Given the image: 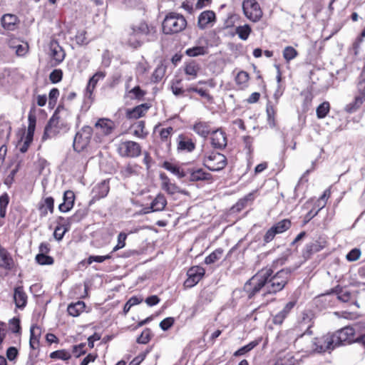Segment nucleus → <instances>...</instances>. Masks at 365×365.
<instances>
[{
  "instance_id": "f257e3e1",
  "label": "nucleus",
  "mask_w": 365,
  "mask_h": 365,
  "mask_svg": "<svg viewBox=\"0 0 365 365\" xmlns=\"http://www.w3.org/2000/svg\"><path fill=\"white\" fill-rule=\"evenodd\" d=\"M298 266L286 267L274 274L272 267H264L258 271L244 285V291L248 299L253 298L262 289L263 296L275 294L282 291L288 283L292 274Z\"/></svg>"
},
{
  "instance_id": "f03ea898",
  "label": "nucleus",
  "mask_w": 365,
  "mask_h": 365,
  "mask_svg": "<svg viewBox=\"0 0 365 365\" xmlns=\"http://www.w3.org/2000/svg\"><path fill=\"white\" fill-rule=\"evenodd\" d=\"M154 33H155V28L149 26L144 21L133 24L125 30L127 44L133 48H137L145 41H148V36Z\"/></svg>"
},
{
  "instance_id": "7ed1b4c3",
  "label": "nucleus",
  "mask_w": 365,
  "mask_h": 365,
  "mask_svg": "<svg viewBox=\"0 0 365 365\" xmlns=\"http://www.w3.org/2000/svg\"><path fill=\"white\" fill-rule=\"evenodd\" d=\"M187 24V20L183 15L170 12L163 21V31L165 34H178L185 29Z\"/></svg>"
},
{
  "instance_id": "20e7f679",
  "label": "nucleus",
  "mask_w": 365,
  "mask_h": 365,
  "mask_svg": "<svg viewBox=\"0 0 365 365\" xmlns=\"http://www.w3.org/2000/svg\"><path fill=\"white\" fill-rule=\"evenodd\" d=\"M202 164L212 172H218L223 170L227 165V157L215 150L205 152L201 155Z\"/></svg>"
},
{
  "instance_id": "39448f33",
  "label": "nucleus",
  "mask_w": 365,
  "mask_h": 365,
  "mask_svg": "<svg viewBox=\"0 0 365 365\" xmlns=\"http://www.w3.org/2000/svg\"><path fill=\"white\" fill-rule=\"evenodd\" d=\"M28 128L23 130L22 135L18 141L17 147L21 153L28 151L34 140V132L36 125V116L34 111L30 110L28 115Z\"/></svg>"
},
{
  "instance_id": "423d86ee",
  "label": "nucleus",
  "mask_w": 365,
  "mask_h": 365,
  "mask_svg": "<svg viewBox=\"0 0 365 365\" xmlns=\"http://www.w3.org/2000/svg\"><path fill=\"white\" fill-rule=\"evenodd\" d=\"M336 348L332 334H327L321 336L314 337L312 341V349L314 352L322 354L330 351Z\"/></svg>"
},
{
  "instance_id": "0eeeda50",
  "label": "nucleus",
  "mask_w": 365,
  "mask_h": 365,
  "mask_svg": "<svg viewBox=\"0 0 365 365\" xmlns=\"http://www.w3.org/2000/svg\"><path fill=\"white\" fill-rule=\"evenodd\" d=\"M118 153L123 158H135L141 155V145L133 140L120 142L117 148Z\"/></svg>"
},
{
  "instance_id": "6e6552de",
  "label": "nucleus",
  "mask_w": 365,
  "mask_h": 365,
  "mask_svg": "<svg viewBox=\"0 0 365 365\" xmlns=\"http://www.w3.org/2000/svg\"><path fill=\"white\" fill-rule=\"evenodd\" d=\"M93 130L91 126H83L75 135L73 147L76 152L83 150L89 145Z\"/></svg>"
},
{
  "instance_id": "1a4fd4ad",
  "label": "nucleus",
  "mask_w": 365,
  "mask_h": 365,
  "mask_svg": "<svg viewBox=\"0 0 365 365\" xmlns=\"http://www.w3.org/2000/svg\"><path fill=\"white\" fill-rule=\"evenodd\" d=\"M242 10L245 16L252 22L259 21L263 16L262 9L256 0H244Z\"/></svg>"
},
{
  "instance_id": "9d476101",
  "label": "nucleus",
  "mask_w": 365,
  "mask_h": 365,
  "mask_svg": "<svg viewBox=\"0 0 365 365\" xmlns=\"http://www.w3.org/2000/svg\"><path fill=\"white\" fill-rule=\"evenodd\" d=\"M95 128L97 133L94 137V140L97 143L103 141L101 137L110 135L115 128V123L109 118H99L95 123Z\"/></svg>"
},
{
  "instance_id": "9b49d317",
  "label": "nucleus",
  "mask_w": 365,
  "mask_h": 365,
  "mask_svg": "<svg viewBox=\"0 0 365 365\" xmlns=\"http://www.w3.org/2000/svg\"><path fill=\"white\" fill-rule=\"evenodd\" d=\"M355 336V330L351 327H345L332 334L336 347L354 343Z\"/></svg>"
},
{
  "instance_id": "f8f14e48",
  "label": "nucleus",
  "mask_w": 365,
  "mask_h": 365,
  "mask_svg": "<svg viewBox=\"0 0 365 365\" xmlns=\"http://www.w3.org/2000/svg\"><path fill=\"white\" fill-rule=\"evenodd\" d=\"M62 126L63 123H61L60 117L57 115L56 111L49 119L44 128L42 140L45 141L57 136L60 133Z\"/></svg>"
},
{
  "instance_id": "ddd939ff",
  "label": "nucleus",
  "mask_w": 365,
  "mask_h": 365,
  "mask_svg": "<svg viewBox=\"0 0 365 365\" xmlns=\"http://www.w3.org/2000/svg\"><path fill=\"white\" fill-rule=\"evenodd\" d=\"M205 269L200 266H192L187 271V279L183 283L185 289L195 287L205 276Z\"/></svg>"
},
{
  "instance_id": "4468645a",
  "label": "nucleus",
  "mask_w": 365,
  "mask_h": 365,
  "mask_svg": "<svg viewBox=\"0 0 365 365\" xmlns=\"http://www.w3.org/2000/svg\"><path fill=\"white\" fill-rule=\"evenodd\" d=\"M328 245L327 241L322 237L307 244L302 250V257L305 260L309 259L314 254L324 250Z\"/></svg>"
},
{
  "instance_id": "2eb2a0df",
  "label": "nucleus",
  "mask_w": 365,
  "mask_h": 365,
  "mask_svg": "<svg viewBox=\"0 0 365 365\" xmlns=\"http://www.w3.org/2000/svg\"><path fill=\"white\" fill-rule=\"evenodd\" d=\"M188 175L190 182H196L199 181L211 182L213 177L211 173L206 172L202 168H188L186 169L185 177Z\"/></svg>"
},
{
  "instance_id": "dca6fc26",
  "label": "nucleus",
  "mask_w": 365,
  "mask_h": 365,
  "mask_svg": "<svg viewBox=\"0 0 365 365\" xmlns=\"http://www.w3.org/2000/svg\"><path fill=\"white\" fill-rule=\"evenodd\" d=\"M212 146L217 149H223L227 143V134L222 128L213 129L210 135Z\"/></svg>"
},
{
  "instance_id": "f3484780",
  "label": "nucleus",
  "mask_w": 365,
  "mask_h": 365,
  "mask_svg": "<svg viewBox=\"0 0 365 365\" xmlns=\"http://www.w3.org/2000/svg\"><path fill=\"white\" fill-rule=\"evenodd\" d=\"M358 93L359 94L355 96L354 101L346 106V112L353 113L356 111L365 101V80L359 82Z\"/></svg>"
},
{
  "instance_id": "a211bd4d",
  "label": "nucleus",
  "mask_w": 365,
  "mask_h": 365,
  "mask_svg": "<svg viewBox=\"0 0 365 365\" xmlns=\"http://www.w3.org/2000/svg\"><path fill=\"white\" fill-rule=\"evenodd\" d=\"M216 14L213 11L206 10L200 13L197 18V26L204 30L212 26L216 21Z\"/></svg>"
},
{
  "instance_id": "6ab92c4d",
  "label": "nucleus",
  "mask_w": 365,
  "mask_h": 365,
  "mask_svg": "<svg viewBox=\"0 0 365 365\" xmlns=\"http://www.w3.org/2000/svg\"><path fill=\"white\" fill-rule=\"evenodd\" d=\"M54 198L51 196L42 197L37 205V209L41 217H45L49 213L54 212Z\"/></svg>"
},
{
  "instance_id": "aec40b11",
  "label": "nucleus",
  "mask_w": 365,
  "mask_h": 365,
  "mask_svg": "<svg viewBox=\"0 0 365 365\" xmlns=\"http://www.w3.org/2000/svg\"><path fill=\"white\" fill-rule=\"evenodd\" d=\"M151 106L150 103H145L140 105L136 106L131 109H128L125 112V115L128 119H138L144 117L150 108Z\"/></svg>"
},
{
  "instance_id": "412c9836",
  "label": "nucleus",
  "mask_w": 365,
  "mask_h": 365,
  "mask_svg": "<svg viewBox=\"0 0 365 365\" xmlns=\"http://www.w3.org/2000/svg\"><path fill=\"white\" fill-rule=\"evenodd\" d=\"M196 148V143L189 136L185 134H180L178 138L177 148L180 151L187 153L192 152Z\"/></svg>"
},
{
  "instance_id": "4be33fe9",
  "label": "nucleus",
  "mask_w": 365,
  "mask_h": 365,
  "mask_svg": "<svg viewBox=\"0 0 365 365\" xmlns=\"http://www.w3.org/2000/svg\"><path fill=\"white\" fill-rule=\"evenodd\" d=\"M192 128L196 134L203 138H207L213 130L210 122L202 120L196 121Z\"/></svg>"
},
{
  "instance_id": "5701e85b",
  "label": "nucleus",
  "mask_w": 365,
  "mask_h": 365,
  "mask_svg": "<svg viewBox=\"0 0 365 365\" xmlns=\"http://www.w3.org/2000/svg\"><path fill=\"white\" fill-rule=\"evenodd\" d=\"M160 126V123L156 125L154 128V132L158 131L160 143H164L166 147L170 149L171 147V138L174 133V129L171 126L159 129Z\"/></svg>"
},
{
  "instance_id": "b1692460",
  "label": "nucleus",
  "mask_w": 365,
  "mask_h": 365,
  "mask_svg": "<svg viewBox=\"0 0 365 365\" xmlns=\"http://www.w3.org/2000/svg\"><path fill=\"white\" fill-rule=\"evenodd\" d=\"M76 195L71 190H66L63 196V202L58 205V210L61 212H67L72 210L74 206Z\"/></svg>"
},
{
  "instance_id": "393cba45",
  "label": "nucleus",
  "mask_w": 365,
  "mask_h": 365,
  "mask_svg": "<svg viewBox=\"0 0 365 365\" xmlns=\"http://www.w3.org/2000/svg\"><path fill=\"white\" fill-rule=\"evenodd\" d=\"M296 301L287 303L282 310L276 314L272 318V323L275 325H282L284 319L288 317L292 309L295 307Z\"/></svg>"
},
{
  "instance_id": "a878e982",
  "label": "nucleus",
  "mask_w": 365,
  "mask_h": 365,
  "mask_svg": "<svg viewBox=\"0 0 365 365\" xmlns=\"http://www.w3.org/2000/svg\"><path fill=\"white\" fill-rule=\"evenodd\" d=\"M110 190L109 181L104 180L97 184L92 190L93 200H99L106 197Z\"/></svg>"
},
{
  "instance_id": "bb28decb",
  "label": "nucleus",
  "mask_w": 365,
  "mask_h": 365,
  "mask_svg": "<svg viewBox=\"0 0 365 365\" xmlns=\"http://www.w3.org/2000/svg\"><path fill=\"white\" fill-rule=\"evenodd\" d=\"M250 74L245 71H240L235 76V88L238 91H245L250 86Z\"/></svg>"
},
{
  "instance_id": "cd10ccee",
  "label": "nucleus",
  "mask_w": 365,
  "mask_h": 365,
  "mask_svg": "<svg viewBox=\"0 0 365 365\" xmlns=\"http://www.w3.org/2000/svg\"><path fill=\"white\" fill-rule=\"evenodd\" d=\"M41 328L37 324H33L30 328L29 346L33 350H38L40 348V339L41 336Z\"/></svg>"
},
{
  "instance_id": "c85d7f7f",
  "label": "nucleus",
  "mask_w": 365,
  "mask_h": 365,
  "mask_svg": "<svg viewBox=\"0 0 365 365\" xmlns=\"http://www.w3.org/2000/svg\"><path fill=\"white\" fill-rule=\"evenodd\" d=\"M160 179L161 180V187L168 195H175L180 192V187L174 182H171L169 177L164 173L160 174Z\"/></svg>"
},
{
  "instance_id": "c756f323",
  "label": "nucleus",
  "mask_w": 365,
  "mask_h": 365,
  "mask_svg": "<svg viewBox=\"0 0 365 365\" xmlns=\"http://www.w3.org/2000/svg\"><path fill=\"white\" fill-rule=\"evenodd\" d=\"M28 296L23 286H18L14 290V300L17 308L23 309L27 304Z\"/></svg>"
},
{
  "instance_id": "7c9ffc66",
  "label": "nucleus",
  "mask_w": 365,
  "mask_h": 365,
  "mask_svg": "<svg viewBox=\"0 0 365 365\" xmlns=\"http://www.w3.org/2000/svg\"><path fill=\"white\" fill-rule=\"evenodd\" d=\"M14 267V259L10 252L3 246L0 247V267L11 270Z\"/></svg>"
},
{
  "instance_id": "2f4dec72",
  "label": "nucleus",
  "mask_w": 365,
  "mask_h": 365,
  "mask_svg": "<svg viewBox=\"0 0 365 365\" xmlns=\"http://www.w3.org/2000/svg\"><path fill=\"white\" fill-rule=\"evenodd\" d=\"M334 292L336 293L337 299L339 301L344 303H349L350 305L354 304L358 308L359 307L356 296L351 292L342 288H340L339 291L336 289Z\"/></svg>"
},
{
  "instance_id": "473e14b6",
  "label": "nucleus",
  "mask_w": 365,
  "mask_h": 365,
  "mask_svg": "<svg viewBox=\"0 0 365 365\" xmlns=\"http://www.w3.org/2000/svg\"><path fill=\"white\" fill-rule=\"evenodd\" d=\"M51 56L54 61L53 66L59 65L65 58L66 53L57 42L51 43Z\"/></svg>"
},
{
  "instance_id": "72a5a7b5",
  "label": "nucleus",
  "mask_w": 365,
  "mask_h": 365,
  "mask_svg": "<svg viewBox=\"0 0 365 365\" xmlns=\"http://www.w3.org/2000/svg\"><path fill=\"white\" fill-rule=\"evenodd\" d=\"M161 167L177 176L179 179L185 177L186 170L183 169L178 163L165 160L162 163Z\"/></svg>"
},
{
  "instance_id": "f704fd0d",
  "label": "nucleus",
  "mask_w": 365,
  "mask_h": 365,
  "mask_svg": "<svg viewBox=\"0 0 365 365\" xmlns=\"http://www.w3.org/2000/svg\"><path fill=\"white\" fill-rule=\"evenodd\" d=\"M131 129L133 130V135L138 138L145 139L148 135L144 120L137 121L132 125Z\"/></svg>"
},
{
  "instance_id": "c9c22d12",
  "label": "nucleus",
  "mask_w": 365,
  "mask_h": 365,
  "mask_svg": "<svg viewBox=\"0 0 365 365\" xmlns=\"http://www.w3.org/2000/svg\"><path fill=\"white\" fill-rule=\"evenodd\" d=\"M1 21L2 26L5 29L13 31L15 29L18 18L14 14H7L2 16Z\"/></svg>"
},
{
  "instance_id": "e433bc0d",
  "label": "nucleus",
  "mask_w": 365,
  "mask_h": 365,
  "mask_svg": "<svg viewBox=\"0 0 365 365\" xmlns=\"http://www.w3.org/2000/svg\"><path fill=\"white\" fill-rule=\"evenodd\" d=\"M86 309V304L83 301H78L70 304L67 307V312L69 315L76 317H78Z\"/></svg>"
},
{
  "instance_id": "4c0bfd02",
  "label": "nucleus",
  "mask_w": 365,
  "mask_h": 365,
  "mask_svg": "<svg viewBox=\"0 0 365 365\" xmlns=\"http://www.w3.org/2000/svg\"><path fill=\"white\" fill-rule=\"evenodd\" d=\"M167 205V200L163 194H158L153 200L150 209L153 212L162 211Z\"/></svg>"
},
{
  "instance_id": "58836bf2",
  "label": "nucleus",
  "mask_w": 365,
  "mask_h": 365,
  "mask_svg": "<svg viewBox=\"0 0 365 365\" xmlns=\"http://www.w3.org/2000/svg\"><path fill=\"white\" fill-rule=\"evenodd\" d=\"M261 341L262 338H258L257 339H255L254 341H250L249 344L242 346L241 348L235 351L233 354V356L235 357H238L246 354L247 353L252 350L254 348H255L257 346H258Z\"/></svg>"
},
{
  "instance_id": "ea45409f",
  "label": "nucleus",
  "mask_w": 365,
  "mask_h": 365,
  "mask_svg": "<svg viewBox=\"0 0 365 365\" xmlns=\"http://www.w3.org/2000/svg\"><path fill=\"white\" fill-rule=\"evenodd\" d=\"M208 53L207 46H196L186 49L185 54L189 57H197Z\"/></svg>"
},
{
  "instance_id": "a19ab883",
  "label": "nucleus",
  "mask_w": 365,
  "mask_h": 365,
  "mask_svg": "<svg viewBox=\"0 0 365 365\" xmlns=\"http://www.w3.org/2000/svg\"><path fill=\"white\" fill-rule=\"evenodd\" d=\"M292 226L289 219H283L272 226L275 232L279 235L287 231Z\"/></svg>"
},
{
  "instance_id": "79ce46f5",
  "label": "nucleus",
  "mask_w": 365,
  "mask_h": 365,
  "mask_svg": "<svg viewBox=\"0 0 365 365\" xmlns=\"http://www.w3.org/2000/svg\"><path fill=\"white\" fill-rule=\"evenodd\" d=\"M224 255V250L222 247H218L212 252L208 256L205 258V263L206 264H212L217 262Z\"/></svg>"
},
{
  "instance_id": "37998d69",
  "label": "nucleus",
  "mask_w": 365,
  "mask_h": 365,
  "mask_svg": "<svg viewBox=\"0 0 365 365\" xmlns=\"http://www.w3.org/2000/svg\"><path fill=\"white\" fill-rule=\"evenodd\" d=\"M200 69V68L198 63L192 61L185 64L184 71L186 75L191 76L190 78H188V80H190L194 79L197 76Z\"/></svg>"
},
{
  "instance_id": "c03bdc74",
  "label": "nucleus",
  "mask_w": 365,
  "mask_h": 365,
  "mask_svg": "<svg viewBox=\"0 0 365 365\" xmlns=\"http://www.w3.org/2000/svg\"><path fill=\"white\" fill-rule=\"evenodd\" d=\"M113 257V253H111V252L106 255H103V256H101V255H91L90 257H88L86 259H84L83 261L81 262V264H86L87 265H90L93 262H98V263H102L104 261L107 260V259H111Z\"/></svg>"
},
{
  "instance_id": "a18cd8bd",
  "label": "nucleus",
  "mask_w": 365,
  "mask_h": 365,
  "mask_svg": "<svg viewBox=\"0 0 365 365\" xmlns=\"http://www.w3.org/2000/svg\"><path fill=\"white\" fill-rule=\"evenodd\" d=\"M9 201L10 197L7 192H4L0 195V217L2 219H4L6 216Z\"/></svg>"
},
{
  "instance_id": "49530a36",
  "label": "nucleus",
  "mask_w": 365,
  "mask_h": 365,
  "mask_svg": "<svg viewBox=\"0 0 365 365\" xmlns=\"http://www.w3.org/2000/svg\"><path fill=\"white\" fill-rule=\"evenodd\" d=\"M252 31V28L249 24L239 26L235 29V33L238 35V37L243 41L248 39Z\"/></svg>"
},
{
  "instance_id": "de8ad7c7",
  "label": "nucleus",
  "mask_w": 365,
  "mask_h": 365,
  "mask_svg": "<svg viewBox=\"0 0 365 365\" xmlns=\"http://www.w3.org/2000/svg\"><path fill=\"white\" fill-rule=\"evenodd\" d=\"M71 354L66 349H60L51 352L49 357L52 359H61L63 361H68L71 359Z\"/></svg>"
},
{
  "instance_id": "09e8293b",
  "label": "nucleus",
  "mask_w": 365,
  "mask_h": 365,
  "mask_svg": "<svg viewBox=\"0 0 365 365\" xmlns=\"http://www.w3.org/2000/svg\"><path fill=\"white\" fill-rule=\"evenodd\" d=\"M326 203L322 205L317 204L312 207L303 217V225L307 224L312 219L318 215L319 212L325 206Z\"/></svg>"
},
{
  "instance_id": "8fccbe9b",
  "label": "nucleus",
  "mask_w": 365,
  "mask_h": 365,
  "mask_svg": "<svg viewBox=\"0 0 365 365\" xmlns=\"http://www.w3.org/2000/svg\"><path fill=\"white\" fill-rule=\"evenodd\" d=\"M331 109V106L329 102L328 101H324L321 104H319L317 109H316V113L317 116L319 119H322L327 117L328 113H329Z\"/></svg>"
},
{
  "instance_id": "3c124183",
  "label": "nucleus",
  "mask_w": 365,
  "mask_h": 365,
  "mask_svg": "<svg viewBox=\"0 0 365 365\" xmlns=\"http://www.w3.org/2000/svg\"><path fill=\"white\" fill-rule=\"evenodd\" d=\"M140 167L137 164H128L122 170L121 174L124 178H130L137 175Z\"/></svg>"
},
{
  "instance_id": "603ef678",
  "label": "nucleus",
  "mask_w": 365,
  "mask_h": 365,
  "mask_svg": "<svg viewBox=\"0 0 365 365\" xmlns=\"http://www.w3.org/2000/svg\"><path fill=\"white\" fill-rule=\"evenodd\" d=\"M181 79H177L172 81L171 91L175 96H185V89L181 86Z\"/></svg>"
},
{
  "instance_id": "864d4df0",
  "label": "nucleus",
  "mask_w": 365,
  "mask_h": 365,
  "mask_svg": "<svg viewBox=\"0 0 365 365\" xmlns=\"http://www.w3.org/2000/svg\"><path fill=\"white\" fill-rule=\"evenodd\" d=\"M298 56V51L292 46H286L283 50V57L287 63L290 62Z\"/></svg>"
},
{
  "instance_id": "5fc2aeb1",
  "label": "nucleus",
  "mask_w": 365,
  "mask_h": 365,
  "mask_svg": "<svg viewBox=\"0 0 365 365\" xmlns=\"http://www.w3.org/2000/svg\"><path fill=\"white\" fill-rule=\"evenodd\" d=\"M35 260L40 265H51L54 263V259L45 254H37Z\"/></svg>"
},
{
  "instance_id": "6e6d98bb",
  "label": "nucleus",
  "mask_w": 365,
  "mask_h": 365,
  "mask_svg": "<svg viewBox=\"0 0 365 365\" xmlns=\"http://www.w3.org/2000/svg\"><path fill=\"white\" fill-rule=\"evenodd\" d=\"M75 40L78 45L86 46L88 45L90 41L87 38V31L84 29L78 30L75 36Z\"/></svg>"
},
{
  "instance_id": "4d7b16f0",
  "label": "nucleus",
  "mask_w": 365,
  "mask_h": 365,
  "mask_svg": "<svg viewBox=\"0 0 365 365\" xmlns=\"http://www.w3.org/2000/svg\"><path fill=\"white\" fill-rule=\"evenodd\" d=\"M151 334L152 332L150 329L146 328L142 331L141 334L137 338L136 341L138 344H146L150 341Z\"/></svg>"
},
{
  "instance_id": "13d9d810",
  "label": "nucleus",
  "mask_w": 365,
  "mask_h": 365,
  "mask_svg": "<svg viewBox=\"0 0 365 365\" xmlns=\"http://www.w3.org/2000/svg\"><path fill=\"white\" fill-rule=\"evenodd\" d=\"M60 92L57 88H53L48 93V105L51 108H54L59 97Z\"/></svg>"
},
{
  "instance_id": "bf43d9fd",
  "label": "nucleus",
  "mask_w": 365,
  "mask_h": 365,
  "mask_svg": "<svg viewBox=\"0 0 365 365\" xmlns=\"http://www.w3.org/2000/svg\"><path fill=\"white\" fill-rule=\"evenodd\" d=\"M128 235L125 232H120L118 235V243L113 248L111 253H114L115 252L123 248L125 246V241L127 239Z\"/></svg>"
},
{
  "instance_id": "052dcab7",
  "label": "nucleus",
  "mask_w": 365,
  "mask_h": 365,
  "mask_svg": "<svg viewBox=\"0 0 365 365\" xmlns=\"http://www.w3.org/2000/svg\"><path fill=\"white\" fill-rule=\"evenodd\" d=\"M106 76V73L103 71H98L95 73L88 80V83L93 86L96 87L98 81L103 80Z\"/></svg>"
},
{
  "instance_id": "680f3d73",
  "label": "nucleus",
  "mask_w": 365,
  "mask_h": 365,
  "mask_svg": "<svg viewBox=\"0 0 365 365\" xmlns=\"http://www.w3.org/2000/svg\"><path fill=\"white\" fill-rule=\"evenodd\" d=\"M267 120L270 125H275L276 109L272 104H267L266 108Z\"/></svg>"
},
{
  "instance_id": "e2e57ef3",
  "label": "nucleus",
  "mask_w": 365,
  "mask_h": 365,
  "mask_svg": "<svg viewBox=\"0 0 365 365\" xmlns=\"http://www.w3.org/2000/svg\"><path fill=\"white\" fill-rule=\"evenodd\" d=\"M165 75V70L162 66H158L151 76V81L153 83L160 82Z\"/></svg>"
},
{
  "instance_id": "0e129e2a",
  "label": "nucleus",
  "mask_w": 365,
  "mask_h": 365,
  "mask_svg": "<svg viewBox=\"0 0 365 365\" xmlns=\"http://www.w3.org/2000/svg\"><path fill=\"white\" fill-rule=\"evenodd\" d=\"M129 93L132 95L131 98L137 100H142L146 94V92L141 89L139 86H135L132 88Z\"/></svg>"
},
{
  "instance_id": "69168bd1",
  "label": "nucleus",
  "mask_w": 365,
  "mask_h": 365,
  "mask_svg": "<svg viewBox=\"0 0 365 365\" xmlns=\"http://www.w3.org/2000/svg\"><path fill=\"white\" fill-rule=\"evenodd\" d=\"M63 75V73L61 69H54L49 74V80L53 83H58L62 80Z\"/></svg>"
},
{
  "instance_id": "338daca9",
  "label": "nucleus",
  "mask_w": 365,
  "mask_h": 365,
  "mask_svg": "<svg viewBox=\"0 0 365 365\" xmlns=\"http://www.w3.org/2000/svg\"><path fill=\"white\" fill-rule=\"evenodd\" d=\"M239 19L238 15L235 14H229L224 21V29H230L235 26L236 21Z\"/></svg>"
},
{
  "instance_id": "774afa93",
  "label": "nucleus",
  "mask_w": 365,
  "mask_h": 365,
  "mask_svg": "<svg viewBox=\"0 0 365 365\" xmlns=\"http://www.w3.org/2000/svg\"><path fill=\"white\" fill-rule=\"evenodd\" d=\"M72 353L75 355L76 357H80L81 355H83L86 353V344L81 343L78 345H74L72 347Z\"/></svg>"
}]
</instances>
